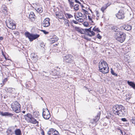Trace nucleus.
Segmentation results:
<instances>
[{
    "instance_id": "1",
    "label": "nucleus",
    "mask_w": 135,
    "mask_h": 135,
    "mask_svg": "<svg viewBox=\"0 0 135 135\" xmlns=\"http://www.w3.org/2000/svg\"><path fill=\"white\" fill-rule=\"evenodd\" d=\"M112 111L114 114L120 117H124L126 113V109L122 105H116L112 108Z\"/></svg>"
},
{
    "instance_id": "2",
    "label": "nucleus",
    "mask_w": 135,
    "mask_h": 135,
    "mask_svg": "<svg viewBox=\"0 0 135 135\" xmlns=\"http://www.w3.org/2000/svg\"><path fill=\"white\" fill-rule=\"evenodd\" d=\"M99 70L103 74H106L109 71V68L108 64L104 61H101L99 64Z\"/></svg>"
},
{
    "instance_id": "3",
    "label": "nucleus",
    "mask_w": 135,
    "mask_h": 135,
    "mask_svg": "<svg viewBox=\"0 0 135 135\" xmlns=\"http://www.w3.org/2000/svg\"><path fill=\"white\" fill-rule=\"evenodd\" d=\"M114 34L115 39L120 42L122 43L125 40L126 35L125 33L121 31H118Z\"/></svg>"
},
{
    "instance_id": "4",
    "label": "nucleus",
    "mask_w": 135,
    "mask_h": 135,
    "mask_svg": "<svg viewBox=\"0 0 135 135\" xmlns=\"http://www.w3.org/2000/svg\"><path fill=\"white\" fill-rule=\"evenodd\" d=\"M11 107L13 111L18 113L20 112L21 106L20 104L17 101H15L11 104Z\"/></svg>"
},
{
    "instance_id": "5",
    "label": "nucleus",
    "mask_w": 135,
    "mask_h": 135,
    "mask_svg": "<svg viewBox=\"0 0 135 135\" xmlns=\"http://www.w3.org/2000/svg\"><path fill=\"white\" fill-rule=\"evenodd\" d=\"M25 36L28 37L30 40V41H32L33 40H35L38 38L40 35L36 34H31L28 32L25 33Z\"/></svg>"
},
{
    "instance_id": "6",
    "label": "nucleus",
    "mask_w": 135,
    "mask_h": 135,
    "mask_svg": "<svg viewBox=\"0 0 135 135\" xmlns=\"http://www.w3.org/2000/svg\"><path fill=\"white\" fill-rule=\"evenodd\" d=\"M6 23L7 27L9 28L12 30H14L16 28V25L13 20H7L6 21Z\"/></svg>"
},
{
    "instance_id": "7",
    "label": "nucleus",
    "mask_w": 135,
    "mask_h": 135,
    "mask_svg": "<svg viewBox=\"0 0 135 135\" xmlns=\"http://www.w3.org/2000/svg\"><path fill=\"white\" fill-rule=\"evenodd\" d=\"M43 110L42 116L44 118L46 119H49L51 115L48 110L47 109H43Z\"/></svg>"
},
{
    "instance_id": "8",
    "label": "nucleus",
    "mask_w": 135,
    "mask_h": 135,
    "mask_svg": "<svg viewBox=\"0 0 135 135\" xmlns=\"http://www.w3.org/2000/svg\"><path fill=\"white\" fill-rule=\"evenodd\" d=\"M72 57V55L68 54L64 57V62L67 63H71L73 61Z\"/></svg>"
},
{
    "instance_id": "9",
    "label": "nucleus",
    "mask_w": 135,
    "mask_h": 135,
    "mask_svg": "<svg viewBox=\"0 0 135 135\" xmlns=\"http://www.w3.org/2000/svg\"><path fill=\"white\" fill-rule=\"evenodd\" d=\"M125 13L122 10H120L118 13L116 15V17L119 19H122L124 17Z\"/></svg>"
},
{
    "instance_id": "10",
    "label": "nucleus",
    "mask_w": 135,
    "mask_h": 135,
    "mask_svg": "<svg viewBox=\"0 0 135 135\" xmlns=\"http://www.w3.org/2000/svg\"><path fill=\"white\" fill-rule=\"evenodd\" d=\"M48 135H56V134H59V132L55 129L51 128L47 132Z\"/></svg>"
},
{
    "instance_id": "11",
    "label": "nucleus",
    "mask_w": 135,
    "mask_h": 135,
    "mask_svg": "<svg viewBox=\"0 0 135 135\" xmlns=\"http://www.w3.org/2000/svg\"><path fill=\"white\" fill-rule=\"evenodd\" d=\"M50 19L47 18H46L43 21L42 24V26L45 27L49 26L50 25Z\"/></svg>"
},
{
    "instance_id": "12",
    "label": "nucleus",
    "mask_w": 135,
    "mask_h": 135,
    "mask_svg": "<svg viewBox=\"0 0 135 135\" xmlns=\"http://www.w3.org/2000/svg\"><path fill=\"white\" fill-rule=\"evenodd\" d=\"M31 58L34 61H36L38 59L37 56L36 54L34 53H32L30 55Z\"/></svg>"
},
{
    "instance_id": "13",
    "label": "nucleus",
    "mask_w": 135,
    "mask_h": 135,
    "mask_svg": "<svg viewBox=\"0 0 135 135\" xmlns=\"http://www.w3.org/2000/svg\"><path fill=\"white\" fill-rule=\"evenodd\" d=\"M24 117L25 120L28 122L32 118V115L29 113L25 115Z\"/></svg>"
},
{
    "instance_id": "14",
    "label": "nucleus",
    "mask_w": 135,
    "mask_h": 135,
    "mask_svg": "<svg viewBox=\"0 0 135 135\" xmlns=\"http://www.w3.org/2000/svg\"><path fill=\"white\" fill-rule=\"evenodd\" d=\"M122 28L125 30L129 31L132 29V27L131 25L127 24L123 25Z\"/></svg>"
},
{
    "instance_id": "15",
    "label": "nucleus",
    "mask_w": 135,
    "mask_h": 135,
    "mask_svg": "<svg viewBox=\"0 0 135 135\" xmlns=\"http://www.w3.org/2000/svg\"><path fill=\"white\" fill-rule=\"evenodd\" d=\"M84 34L86 33V35L90 37H91L92 35L89 33V32H90L91 30V27H90L89 28H85L84 29Z\"/></svg>"
},
{
    "instance_id": "16",
    "label": "nucleus",
    "mask_w": 135,
    "mask_h": 135,
    "mask_svg": "<svg viewBox=\"0 0 135 135\" xmlns=\"http://www.w3.org/2000/svg\"><path fill=\"white\" fill-rule=\"evenodd\" d=\"M75 30L80 33L81 34H84V29H81L79 27H75Z\"/></svg>"
},
{
    "instance_id": "17",
    "label": "nucleus",
    "mask_w": 135,
    "mask_h": 135,
    "mask_svg": "<svg viewBox=\"0 0 135 135\" xmlns=\"http://www.w3.org/2000/svg\"><path fill=\"white\" fill-rule=\"evenodd\" d=\"M58 40V37L56 36H55L50 39V41L51 44L54 43L57 41Z\"/></svg>"
},
{
    "instance_id": "18",
    "label": "nucleus",
    "mask_w": 135,
    "mask_h": 135,
    "mask_svg": "<svg viewBox=\"0 0 135 135\" xmlns=\"http://www.w3.org/2000/svg\"><path fill=\"white\" fill-rule=\"evenodd\" d=\"M0 115L3 116L7 115L11 116L13 115V114L12 113L8 112H3L1 111H0Z\"/></svg>"
},
{
    "instance_id": "19",
    "label": "nucleus",
    "mask_w": 135,
    "mask_h": 135,
    "mask_svg": "<svg viewBox=\"0 0 135 135\" xmlns=\"http://www.w3.org/2000/svg\"><path fill=\"white\" fill-rule=\"evenodd\" d=\"M1 11L2 12L6 14L7 13L8 11L6 5H3L1 7Z\"/></svg>"
},
{
    "instance_id": "20",
    "label": "nucleus",
    "mask_w": 135,
    "mask_h": 135,
    "mask_svg": "<svg viewBox=\"0 0 135 135\" xmlns=\"http://www.w3.org/2000/svg\"><path fill=\"white\" fill-rule=\"evenodd\" d=\"M110 4V3H108L102 7L101 8V10L103 13L104 12L105 10L108 6H109Z\"/></svg>"
},
{
    "instance_id": "21",
    "label": "nucleus",
    "mask_w": 135,
    "mask_h": 135,
    "mask_svg": "<svg viewBox=\"0 0 135 135\" xmlns=\"http://www.w3.org/2000/svg\"><path fill=\"white\" fill-rule=\"evenodd\" d=\"M128 84L134 89H135V83L133 82L128 81H127Z\"/></svg>"
},
{
    "instance_id": "22",
    "label": "nucleus",
    "mask_w": 135,
    "mask_h": 135,
    "mask_svg": "<svg viewBox=\"0 0 135 135\" xmlns=\"http://www.w3.org/2000/svg\"><path fill=\"white\" fill-rule=\"evenodd\" d=\"M28 123H30L33 124H36L37 123H38V122L33 117L32 118V119L29 121L28 122Z\"/></svg>"
},
{
    "instance_id": "23",
    "label": "nucleus",
    "mask_w": 135,
    "mask_h": 135,
    "mask_svg": "<svg viewBox=\"0 0 135 135\" xmlns=\"http://www.w3.org/2000/svg\"><path fill=\"white\" fill-rule=\"evenodd\" d=\"M15 90V89L14 88H7V90H6L7 92H9L11 93H14Z\"/></svg>"
},
{
    "instance_id": "24",
    "label": "nucleus",
    "mask_w": 135,
    "mask_h": 135,
    "mask_svg": "<svg viewBox=\"0 0 135 135\" xmlns=\"http://www.w3.org/2000/svg\"><path fill=\"white\" fill-rule=\"evenodd\" d=\"M129 120L131 123L134 124L135 126V116L130 117Z\"/></svg>"
},
{
    "instance_id": "25",
    "label": "nucleus",
    "mask_w": 135,
    "mask_h": 135,
    "mask_svg": "<svg viewBox=\"0 0 135 135\" xmlns=\"http://www.w3.org/2000/svg\"><path fill=\"white\" fill-rule=\"evenodd\" d=\"M64 24L67 27H69V21L66 18H64Z\"/></svg>"
},
{
    "instance_id": "26",
    "label": "nucleus",
    "mask_w": 135,
    "mask_h": 135,
    "mask_svg": "<svg viewBox=\"0 0 135 135\" xmlns=\"http://www.w3.org/2000/svg\"><path fill=\"white\" fill-rule=\"evenodd\" d=\"M100 113L98 114V115L96 116L95 119H93V120L94 122H95V123H96L98 122V121L100 118Z\"/></svg>"
},
{
    "instance_id": "27",
    "label": "nucleus",
    "mask_w": 135,
    "mask_h": 135,
    "mask_svg": "<svg viewBox=\"0 0 135 135\" xmlns=\"http://www.w3.org/2000/svg\"><path fill=\"white\" fill-rule=\"evenodd\" d=\"M35 15L33 12H31L29 15V17L31 20H33L34 18Z\"/></svg>"
},
{
    "instance_id": "28",
    "label": "nucleus",
    "mask_w": 135,
    "mask_h": 135,
    "mask_svg": "<svg viewBox=\"0 0 135 135\" xmlns=\"http://www.w3.org/2000/svg\"><path fill=\"white\" fill-rule=\"evenodd\" d=\"M15 133L16 135H21V131L20 129H17L15 131Z\"/></svg>"
},
{
    "instance_id": "29",
    "label": "nucleus",
    "mask_w": 135,
    "mask_h": 135,
    "mask_svg": "<svg viewBox=\"0 0 135 135\" xmlns=\"http://www.w3.org/2000/svg\"><path fill=\"white\" fill-rule=\"evenodd\" d=\"M65 15L67 18H70L73 17V16L71 14L68 13H65Z\"/></svg>"
},
{
    "instance_id": "30",
    "label": "nucleus",
    "mask_w": 135,
    "mask_h": 135,
    "mask_svg": "<svg viewBox=\"0 0 135 135\" xmlns=\"http://www.w3.org/2000/svg\"><path fill=\"white\" fill-rule=\"evenodd\" d=\"M69 2L70 4V6L71 8L74 7V2L72 1V0H69Z\"/></svg>"
},
{
    "instance_id": "31",
    "label": "nucleus",
    "mask_w": 135,
    "mask_h": 135,
    "mask_svg": "<svg viewBox=\"0 0 135 135\" xmlns=\"http://www.w3.org/2000/svg\"><path fill=\"white\" fill-rule=\"evenodd\" d=\"M36 10L39 13H41L42 11V7L38 8L36 7L35 8Z\"/></svg>"
},
{
    "instance_id": "32",
    "label": "nucleus",
    "mask_w": 135,
    "mask_h": 135,
    "mask_svg": "<svg viewBox=\"0 0 135 135\" xmlns=\"http://www.w3.org/2000/svg\"><path fill=\"white\" fill-rule=\"evenodd\" d=\"M113 30L115 32V33H116L118 31H119V29L116 26H114L113 27Z\"/></svg>"
},
{
    "instance_id": "33",
    "label": "nucleus",
    "mask_w": 135,
    "mask_h": 135,
    "mask_svg": "<svg viewBox=\"0 0 135 135\" xmlns=\"http://www.w3.org/2000/svg\"><path fill=\"white\" fill-rule=\"evenodd\" d=\"M7 135H12V130L10 129H8L7 131Z\"/></svg>"
},
{
    "instance_id": "34",
    "label": "nucleus",
    "mask_w": 135,
    "mask_h": 135,
    "mask_svg": "<svg viewBox=\"0 0 135 135\" xmlns=\"http://www.w3.org/2000/svg\"><path fill=\"white\" fill-rule=\"evenodd\" d=\"M74 9L76 11H77L79 9V5L78 4H76L74 6Z\"/></svg>"
},
{
    "instance_id": "35",
    "label": "nucleus",
    "mask_w": 135,
    "mask_h": 135,
    "mask_svg": "<svg viewBox=\"0 0 135 135\" xmlns=\"http://www.w3.org/2000/svg\"><path fill=\"white\" fill-rule=\"evenodd\" d=\"M93 30L94 31H96L97 32H100V31L98 28L94 27L93 28Z\"/></svg>"
},
{
    "instance_id": "36",
    "label": "nucleus",
    "mask_w": 135,
    "mask_h": 135,
    "mask_svg": "<svg viewBox=\"0 0 135 135\" xmlns=\"http://www.w3.org/2000/svg\"><path fill=\"white\" fill-rule=\"evenodd\" d=\"M40 46L41 47V49H42L43 48H44L45 45L43 42H41L40 44Z\"/></svg>"
},
{
    "instance_id": "37",
    "label": "nucleus",
    "mask_w": 135,
    "mask_h": 135,
    "mask_svg": "<svg viewBox=\"0 0 135 135\" xmlns=\"http://www.w3.org/2000/svg\"><path fill=\"white\" fill-rule=\"evenodd\" d=\"M60 19H63L64 20V18H65L63 17V14H60L59 16H58V17Z\"/></svg>"
},
{
    "instance_id": "38",
    "label": "nucleus",
    "mask_w": 135,
    "mask_h": 135,
    "mask_svg": "<svg viewBox=\"0 0 135 135\" xmlns=\"http://www.w3.org/2000/svg\"><path fill=\"white\" fill-rule=\"evenodd\" d=\"M111 72L113 75L115 76H117V74L114 73V71L112 69H111Z\"/></svg>"
},
{
    "instance_id": "39",
    "label": "nucleus",
    "mask_w": 135,
    "mask_h": 135,
    "mask_svg": "<svg viewBox=\"0 0 135 135\" xmlns=\"http://www.w3.org/2000/svg\"><path fill=\"white\" fill-rule=\"evenodd\" d=\"M78 15L79 17H83L84 16V15L80 12L78 13Z\"/></svg>"
},
{
    "instance_id": "40",
    "label": "nucleus",
    "mask_w": 135,
    "mask_h": 135,
    "mask_svg": "<svg viewBox=\"0 0 135 135\" xmlns=\"http://www.w3.org/2000/svg\"><path fill=\"white\" fill-rule=\"evenodd\" d=\"M82 10H83V12H84L86 14H88V12L86 10L84 9H82Z\"/></svg>"
},
{
    "instance_id": "41",
    "label": "nucleus",
    "mask_w": 135,
    "mask_h": 135,
    "mask_svg": "<svg viewBox=\"0 0 135 135\" xmlns=\"http://www.w3.org/2000/svg\"><path fill=\"white\" fill-rule=\"evenodd\" d=\"M97 37L99 39H100L102 37L98 33L97 34Z\"/></svg>"
},
{
    "instance_id": "42",
    "label": "nucleus",
    "mask_w": 135,
    "mask_h": 135,
    "mask_svg": "<svg viewBox=\"0 0 135 135\" xmlns=\"http://www.w3.org/2000/svg\"><path fill=\"white\" fill-rule=\"evenodd\" d=\"M83 25L84 26L87 27L88 25V24L87 22H85L84 23Z\"/></svg>"
},
{
    "instance_id": "43",
    "label": "nucleus",
    "mask_w": 135,
    "mask_h": 135,
    "mask_svg": "<svg viewBox=\"0 0 135 135\" xmlns=\"http://www.w3.org/2000/svg\"><path fill=\"white\" fill-rule=\"evenodd\" d=\"M90 33H91V35L92 36H94L95 35V33L93 32V31H91V32H90Z\"/></svg>"
},
{
    "instance_id": "44",
    "label": "nucleus",
    "mask_w": 135,
    "mask_h": 135,
    "mask_svg": "<svg viewBox=\"0 0 135 135\" xmlns=\"http://www.w3.org/2000/svg\"><path fill=\"white\" fill-rule=\"evenodd\" d=\"M121 120L123 122L127 121V120L125 118H122L121 119Z\"/></svg>"
},
{
    "instance_id": "45",
    "label": "nucleus",
    "mask_w": 135,
    "mask_h": 135,
    "mask_svg": "<svg viewBox=\"0 0 135 135\" xmlns=\"http://www.w3.org/2000/svg\"><path fill=\"white\" fill-rule=\"evenodd\" d=\"M41 31L45 34H47L49 33L48 32L46 31L45 30H42Z\"/></svg>"
},
{
    "instance_id": "46",
    "label": "nucleus",
    "mask_w": 135,
    "mask_h": 135,
    "mask_svg": "<svg viewBox=\"0 0 135 135\" xmlns=\"http://www.w3.org/2000/svg\"><path fill=\"white\" fill-rule=\"evenodd\" d=\"M75 24H77L78 23V22L76 21L73 20L72 21Z\"/></svg>"
},
{
    "instance_id": "47",
    "label": "nucleus",
    "mask_w": 135,
    "mask_h": 135,
    "mask_svg": "<svg viewBox=\"0 0 135 135\" xmlns=\"http://www.w3.org/2000/svg\"><path fill=\"white\" fill-rule=\"evenodd\" d=\"M76 20H80V22H82V21H83V19L81 18H79V19H77L76 18Z\"/></svg>"
},
{
    "instance_id": "48",
    "label": "nucleus",
    "mask_w": 135,
    "mask_h": 135,
    "mask_svg": "<svg viewBox=\"0 0 135 135\" xmlns=\"http://www.w3.org/2000/svg\"><path fill=\"white\" fill-rule=\"evenodd\" d=\"M88 18L90 21H92V19L90 16H88Z\"/></svg>"
},
{
    "instance_id": "49",
    "label": "nucleus",
    "mask_w": 135,
    "mask_h": 135,
    "mask_svg": "<svg viewBox=\"0 0 135 135\" xmlns=\"http://www.w3.org/2000/svg\"><path fill=\"white\" fill-rule=\"evenodd\" d=\"M60 14H61L60 13H56V17H58V16H59Z\"/></svg>"
},
{
    "instance_id": "50",
    "label": "nucleus",
    "mask_w": 135,
    "mask_h": 135,
    "mask_svg": "<svg viewBox=\"0 0 135 135\" xmlns=\"http://www.w3.org/2000/svg\"><path fill=\"white\" fill-rule=\"evenodd\" d=\"M74 0L75 1V2H76V3H78L79 4H81V3L79 1H78V0Z\"/></svg>"
},
{
    "instance_id": "51",
    "label": "nucleus",
    "mask_w": 135,
    "mask_h": 135,
    "mask_svg": "<svg viewBox=\"0 0 135 135\" xmlns=\"http://www.w3.org/2000/svg\"><path fill=\"white\" fill-rule=\"evenodd\" d=\"M7 81V79H4V80L3 81V84H4V82L6 81Z\"/></svg>"
},
{
    "instance_id": "52",
    "label": "nucleus",
    "mask_w": 135,
    "mask_h": 135,
    "mask_svg": "<svg viewBox=\"0 0 135 135\" xmlns=\"http://www.w3.org/2000/svg\"><path fill=\"white\" fill-rule=\"evenodd\" d=\"M3 39V38L2 37H0V40H2Z\"/></svg>"
},
{
    "instance_id": "53",
    "label": "nucleus",
    "mask_w": 135,
    "mask_h": 135,
    "mask_svg": "<svg viewBox=\"0 0 135 135\" xmlns=\"http://www.w3.org/2000/svg\"><path fill=\"white\" fill-rule=\"evenodd\" d=\"M42 135H44V132L43 131L42 133Z\"/></svg>"
},
{
    "instance_id": "54",
    "label": "nucleus",
    "mask_w": 135,
    "mask_h": 135,
    "mask_svg": "<svg viewBox=\"0 0 135 135\" xmlns=\"http://www.w3.org/2000/svg\"><path fill=\"white\" fill-rule=\"evenodd\" d=\"M22 112L23 113H25V111H23Z\"/></svg>"
},
{
    "instance_id": "55",
    "label": "nucleus",
    "mask_w": 135,
    "mask_h": 135,
    "mask_svg": "<svg viewBox=\"0 0 135 135\" xmlns=\"http://www.w3.org/2000/svg\"><path fill=\"white\" fill-rule=\"evenodd\" d=\"M81 7L82 8L84 7V6L83 5H81Z\"/></svg>"
},
{
    "instance_id": "56",
    "label": "nucleus",
    "mask_w": 135,
    "mask_h": 135,
    "mask_svg": "<svg viewBox=\"0 0 135 135\" xmlns=\"http://www.w3.org/2000/svg\"><path fill=\"white\" fill-rule=\"evenodd\" d=\"M85 39H87V40H88V38H86V37H85Z\"/></svg>"
},
{
    "instance_id": "57",
    "label": "nucleus",
    "mask_w": 135,
    "mask_h": 135,
    "mask_svg": "<svg viewBox=\"0 0 135 135\" xmlns=\"http://www.w3.org/2000/svg\"><path fill=\"white\" fill-rule=\"evenodd\" d=\"M85 39H87V40H88V38H86V37H85Z\"/></svg>"
},
{
    "instance_id": "58",
    "label": "nucleus",
    "mask_w": 135,
    "mask_h": 135,
    "mask_svg": "<svg viewBox=\"0 0 135 135\" xmlns=\"http://www.w3.org/2000/svg\"><path fill=\"white\" fill-rule=\"evenodd\" d=\"M121 133L122 134V135H123V132H122V131H121Z\"/></svg>"
},
{
    "instance_id": "59",
    "label": "nucleus",
    "mask_w": 135,
    "mask_h": 135,
    "mask_svg": "<svg viewBox=\"0 0 135 135\" xmlns=\"http://www.w3.org/2000/svg\"><path fill=\"white\" fill-rule=\"evenodd\" d=\"M77 19H79V18L78 17H77V18H76Z\"/></svg>"
},
{
    "instance_id": "60",
    "label": "nucleus",
    "mask_w": 135,
    "mask_h": 135,
    "mask_svg": "<svg viewBox=\"0 0 135 135\" xmlns=\"http://www.w3.org/2000/svg\"><path fill=\"white\" fill-rule=\"evenodd\" d=\"M56 135H59V134H56Z\"/></svg>"
},
{
    "instance_id": "61",
    "label": "nucleus",
    "mask_w": 135,
    "mask_h": 135,
    "mask_svg": "<svg viewBox=\"0 0 135 135\" xmlns=\"http://www.w3.org/2000/svg\"><path fill=\"white\" fill-rule=\"evenodd\" d=\"M41 99H42V98H41Z\"/></svg>"
},
{
    "instance_id": "62",
    "label": "nucleus",
    "mask_w": 135,
    "mask_h": 135,
    "mask_svg": "<svg viewBox=\"0 0 135 135\" xmlns=\"http://www.w3.org/2000/svg\"><path fill=\"white\" fill-rule=\"evenodd\" d=\"M80 1H81L82 0H80Z\"/></svg>"
},
{
    "instance_id": "63",
    "label": "nucleus",
    "mask_w": 135,
    "mask_h": 135,
    "mask_svg": "<svg viewBox=\"0 0 135 135\" xmlns=\"http://www.w3.org/2000/svg\"><path fill=\"white\" fill-rule=\"evenodd\" d=\"M98 17V16H97Z\"/></svg>"
},
{
    "instance_id": "64",
    "label": "nucleus",
    "mask_w": 135,
    "mask_h": 135,
    "mask_svg": "<svg viewBox=\"0 0 135 135\" xmlns=\"http://www.w3.org/2000/svg\"><path fill=\"white\" fill-rule=\"evenodd\" d=\"M68 1H69V0H68Z\"/></svg>"
}]
</instances>
